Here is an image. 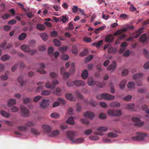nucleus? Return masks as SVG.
<instances>
[{
  "mask_svg": "<svg viewBox=\"0 0 149 149\" xmlns=\"http://www.w3.org/2000/svg\"><path fill=\"white\" fill-rule=\"evenodd\" d=\"M132 96L130 95H128L124 97L123 98L124 100L127 101H129L131 99Z\"/></svg>",
  "mask_w": 149,
  "mask_h": 149,
  "instance_id": "57",
  "label": "nucleus"
},
{
  "mask_svg": "<svg viewBox=\"0 0 149 149\" xmlns=\"http://www.w3.org/2000/svg\"><path fill=\"white\" fill-rule=\"evenodd\" d=\"M132 120L134 122H135L136 123H135L134 125L137 126L139 127H140L143 125L144 123L143 122H140V119L137 117H133L132 118Z\"/></svg>",
  "mask_w": 149,
  "mask_h": 149,
  "instance_id": "6",
  "label": "nucleus"
},
{
  "mask_svg": "<svg viewBox=\"0 0 149 149\" xmlns=\"http://www.w3.org/2000/svg\"><path fill=\"white\" fill-rule=\"evenodd\" d=\"M59 134V132L58 130H56L53 131L51 134L50 136L54 137L58 135Z\"/></svg>",
  "mask_w": 149,
  "mask_h": 149,
  "instance_id": "35",
  "label": "nucleus"
},
{
  "mask_svg": "<svg viewBox=\"0 0 149 149\" xmlns=\"http://www.w3.org/2000/svg\"><path fill=\"white\" fill-rule=\"evenodd\" d=\"M45 86L46 88L51 89H53L55 88V86L52 85L49 82H47L46 83Z\"/></svg>",
  "mask_w": 149,
  "mask_h": 149,
  "instance_id": "29",
  "label": "nucleus"
},
{
  "mask_svg": "<svg viewBox=\"0 0 149 149\" xmlns=\"http://www.w3.org/2000/svg\"><path fill=\"white\" fill-rule=\"evenodd\" d=\"M42 128L44 132L46 133H49L51 131V128L47 125H43L42 126Z\"/></svg>",
  "mask_w": 149,
  "mask_h": 149,
  "instance_id": "11",
  "label": "nucleus"
},
{
  "mask_svg": "<svg viewBox=\"0 0 149 149\" xmlns=\"http://www.w3.org/2000/svg\"><path fill=\"white\" fill-rule=\"evenodd\" d=\"M41 98V96L40 95H38L36 96L33 99V101L35 102H37Z\"/></svg>",
  "mask_w": 149,
  "mask_h": 149,
  "instance_id": "61",
  "label": "nucleus"
},
{
  "mask_svg": "<svg viewBox=\"0 0 149 149\" xmlns=\"http://www.w3.org/2000/svg\"><path fill=\"white\" fill-rule=\"evenodd\" d=\"M133 26L127 25L126 27L122 29L118 30L116 31L114 34V36H118L122 34L123 32L126 31L128 29H132L134 28Z\"/></svg>",
  "mask_w": 149,
  "mask_h": 149,
  "instance_id": "4",
  "label": "nucleus"
},
{
  "mask_svg": "<svg viewBox=\"0 0 149 149\" xmlns=\"http://www.w3.org/2000/svg\"><path fill=\"white\" fill-rule=\"evenodd\" d=\"M103 42V40H101L97 42L93 43L92 44V45L95 46L96 47H99L102 45Z\"/></svg>",
  "mask_w": 149,
  "mask_h": 149,
  "instance_id": "33",
  "label": "nucleus"
},
{
  "mask_svg": "<svg viewBox=\"0 0 149 149\" xmlns=\"http://www.w3.org/2000/svg\"><path fill=\"white\" fill-rule=\"evenodd\" d=\"M84 116L85 117L92 119L94 117V114L93 112H86L84 114Z\"/></svg>",
  "mask_w": 149,
  "mask_h": 149,
  "instance_id": "16",
  "label": "nucleus"
},
{
  "mask_svg": "<svg viewBox=\"0 0 149 149\" xmlns=\"http://www.w3.org/2000/svg\"><path fill=\"white\" fill-rule=\"evenodd\" d=\"M99 118H100L102 119H105L107 118V116L103 113H100L99 115Z\"/></svg>",
  "mask_w": 149,
  "mask_h": 149,
  "instance_id": "51",
  "label": "nucleus"
},
{
  "mask_svg": "<svg viewBox=\"0 0 149 149\" xmlns=\"http://www.w3.org/2000/svg\"><path fill=\"white\" fill-rule=\"evenodd\" d=\"M114 38L113 36L111 34L107 36L105 38V41L108 42H111L114 40Z\"/></svg>",
  "mask_w": 149,
  "mask_h": 149,
  "instance_id": "10",
  "label": "nucleus"
},
{
  "mask_svg": "<svg viewBox=\"0 0 149 149\" xmlns=\"http://www.w3.org/2000/svg\"><path fill=\"white\" fill-rule=\"evenodd\" d=\"M79 10V8L77 6H73V7L72 8V10L74 13H76Z\"/></svg>",
  "mask_w": 149,
  "mask_h": 149,
  "instance_id": "52",
  "label": "nucleus"
},
{
  "mask_svg": "<svg viewBox=\"0 0 149 149\" xmlns=\"http://www.w3.org/2000/svg\"><path fill=\"white\" fill-rule=\"evenodd\" d=\"M10 58V56H9L7 54H5L2 56L1 57V59L2 61H5L8 59Z\"/></svg>",
  "mask_w": 149,
  "mask_h": 149,
  "instance_id": "36",
  "label": "nucleus"
},
{
  "mask_svg": "<svg viewBox=\"0 0 149 149\" xmlns=\"http://www.w3.org/2000/svg\"><path fill=\"white\" fill-rule=\"evenodd\" d=\"M72 51V53L75 54L77 53L78 49L76 46H73Z\"/></svg>",
  "mask_w": 149,
  "mask_h": 149,
  "instance_id": "44",
  "label": "nucleus"
},
{
  "mask_svg": "<svg viewBox=\"0 0 149 149\" xmlns=\"http://www.w3.org/2000/svg\"><path fill=\"white\" fill-rule=\"evenodd\" d=\"M81 122L84 124L88 125L89 124V121L87 119H81Z\"/></svg>",
  "mask_w": 149,
  "mask_h": 149,
  "instance_id": "56",
  "label": "nucleus"
},
{
  "mask_svg": "<svg viewBox=\"0 0 149 149\" xmlns=\"http://www.w3.org/2000/svg\"><path fill=\"white\" fill-rule=\"evenodd\" d=\"M143 76V74H134L133 76V78L134 79H137L141 78Z\"/></svg>",
  "mask_w": 149,
  "mask_h": 149,
  "instance_id": "31",
  "label": "nucleus"
},
{
  "mask_svg": "<svg viewBox=\"0 0 149 149\" xmlns=\"http://www.w3.org/2000/svg\"><path fill=\"white\" fill-rule=\"evenodd\" d=\"M126 80H122L120 84V86L121 88H123L125 86L126 84Z\"/></svg>",
  "mask_w": 149,
  "mask_h": 149,
  "instance_id": "39",
  "label": "nucleus"
},
{
  "mask_svg": "<svg viewBox=\"0 0 149 149\" xmlns=\"http://www.w3.org/2000/svg\"><path fill=\"white\" fill-rule=\"evenodd\" d=\"M26 34L25 33H21L19 36V39L21 40L24 39L26 36Z\"/></svg>",
  "mask_w": 149,
  "mask_h": 149,
  "instance_id": "28",
  "label": "nucleus"
},
{
  "mask_svg": "<svg viewBox=\"0 0 149 149\" xmlns=\"http://www.w3.org/2000/svg\"><path fill=\"white\" fill-rule=\"evenodd\" d=\"M93 83V78L92 77L89 78L88 79V83L90 86L92 85Z\"/></svg>",
  "mask_w": 149,
  "mask_h": 149,
  "instance_id": "50",
  "label": "nucleus"
},
{
  "mask_svg": "<svg viewBox=\"0 0 149 149\" xmlns=\"http://www.w3.org/2000/svg\"><path fill=\"white\" fill-rule=\"evenodd\" d=\"M67 134L68 138L72 141V143H81L84 141L83 139L82 138L74 139V138L77 135L76 132L75 131H68Z\"/></svg>",
  "mask_w": 149,
  "mask_h": 149,
  "instance_id": "1",
  "label": "nucleus"
},
{
  "mask_svg": "<svg viewBox=\"0 0 149 149\" xmlns=\"http://www.w3.org/2000/svg\"><path fill=\"white\" fill-rule=\"evenodd\" d=\"M61 58L63 60H67L69 58V56L66 54H63L61 56Z\"/></svg>",
  "mask_w": 149,
  "mask_h": 149,
  "instance_id": "41",
  "label": "nucleus"
},
{
  "mask_svg": "<svg viewBox=\"0 0 149 149\" xmlns=\"http://www.w3.org/2000/svg\"><path fill=\"white\" fill-rule=\"evenodd\" d=\"M116 63L115 62H113L112 64H111L107 68V70H108L113 71L115 68Z\"/></svg>",
  "mask_w": 149,
  "mask_h": 149,
  "instance_id": "18",
  "label": "nucleus"
},
{
  "mask_svg": "<svg viewBox=\"0 0 149 149\" xmlns=\"http://www.w3.org/2000/svg\"><path fill=\"white\" fill-rule=\"evenodd\" d=\"M25 125L27 127H32L34 126V124L32 122L29 121L27 122Z\"/></svg>",
  "mask_w": 149,
  "mask_h": 149,
  "instance_id": "49",
  "label": "nucleus"
},
{
  "mask_svg": "<svg viewBox=\"0 0 149 149\" xmlns=\"http://www.w3.org/2000/svg\"><path fill=\"white\" fill-rule=\"evenodd\" d=\"M135 86L134 84V82L131 81L129 82L127 85V86L129 88H133Z\"/></svg>",
  "mask_w": 149,
  "mask_h": 149,
  "instance_id": "43",
  "label": "nucleus"
},
{
  "mask_svg": "<svg viewBox=\"0 0 149 149\" xmlns=\"http://www.w3.org/2000/svg\"><path fill=\"white\" fill-rule=\"evenodd\" d=\"M142 110L145 112H149V109L148 108V106L146 104H143L141 106Z\"/></svg>",
  "mask_w": 149,
  "mask_h": 149,
  "instance_id": "34",
  "label": "nucleus"
},
{
  "mask_svg": "<svg viewBox=\"0 0 149 149\" xmlns=\"http://www.w3.org/2000/svg\"><path fill=\"white\" fill-rule=\"evenodd\" d=\"M138 105H135L133 103H130L127 104L126 105L127 109L135 111L136 109H139Z\"/></svg>",
  "mask_w": 149,
  "mask_h": 149,
  "instance_id": "7",
  "label": "nucleus"
},
{
  "mask_svg": "<svg viewBox=\"0 0 149 149\" xmlns=\"http://www.w3.org/2000/svg\"><path fill=\"white\" fill-rule=\"evenodd\" d=\"M109 105L112 107H119L120 106V104L119 102L114 101L111 102Z\"/></svg>",
  "mask_w": 149,
  "mask_h": 149,
  "instance_id": "15",
  "label": "nucleus"
},
{
  "mask_svg": "<svg viewBox=\"0 0 149 149\" xmlns=\"http://www.w3.org/2000/svg\"><path fill=\"white\" fill-rule=\"evenodd\" d=\"M108 114L111 116H120L122 114V112H108Z\"/></svg>",
  "mask_w": 149,
  "mask_h": 149,
  "instance_id": "24",
  "label": "nucleus"
},
{
  "mask_svg": "<svg viewBox=\"0 0 149 149\" xmlns=\"http://www.w3.org/2000/svg\"><path fill=\"white\" fill-rule=\"evenodd\" d=\"M127 17V15L126 14H121L120 16V17L123 19H126Z\"/></svg>",
  "mask_w": 149,
  "mask_h": 149,
  "instance_id": "62",
  "label": "nucleus"
},
{
  "mask_svg": "<svg viewBox=\"0 0 149 149\" xmlns=\"http://www.w3.org/2000/svg\"><path fill=\"white\" fill-rule=\"evenodd\" d=\"M51 117L53 118H58L59 117V114L56 112H54L51 114Z\"/></svg>",
  "mask_w": 149,
  "mask_h": 149,
  "instance_id": "40",
  "label": "nucleus"
},
{
  "mask_svg": "<svg viewBox=\"0 0 149 149\" xmlns=\"http://www.w3.org/2000/svg\"><path fill=\"white\" fill-rule=\"evenodd\" d=\"M37 28L40 30H43L45 29V27L44 25L40 24H38L36 25Z\"/></svg>",
  "mask_w": 149,
  "mask_h": 149,
  "instance_id": "26",
  "label": "nucleus"
},
{
  "mask_svg": "<svg viewBox=\"0 0 149 149\" xmlns=\"http://www.w3.org/2000/svg\"><path fill=\"white\" fill-rule=\"evenodd\" d=\"M18 81L20 83L21 86H23L25 83V82L23 80V77L22 76H19L18 78Z\"/></svg>",
  "mask_w": 149,
  "mask_h": 149,
  "instance_id": "32",
  "label": "nucleus"
},
{
  "mask_svg": "<svg viewBox=\"0 0 149 149\" xmlns=\"http://www.w3.org/2000/svg\"><path fill=\"white\" fill-rule=\"evenodd\" d=\"M68 17H66L65 16H62V18L61 20L63 23H65L67 21H68Z\"/></svg>",
  "mask_w": 149,
  "mask_h": 149,
  "instance_id": "48",
  "label": "nucleus"
},
{
  "mask_svg": "<svg viewBox=\"0 0 149 149\" xmlns=\"http://www.w3.org/2000/svg\"><path fill=\"white\" fill-rule=\"evenodd\" d=\"M18 129L19 130L21 131H24L26 130L27 129V127L26 126H19L18 127Z\"/></svg>",
  "mask_w": 149,
  "mask_h": 149,
  "instance_id": "45",
  "label": "nucleus"
},
{
  "mask_svg": "<svg viewBox=\"0 0 149 149\" xmlns=\"http://www.w3.org/2000/svg\"><path fill=\"white\" fill-rule=\"evenodd\" d=\"M66 123L71 125H74V122L73 118L72 116L69 117L66 121Z\"/></svg>",
  "mask_w": 149,
  "mask_h": 149,
  "instance_id": "21",
  "label": "nucleus"
},
{
  "mask_svg": "<svg viewBox=\"0 0 149 149\" xmlns=\"http://www.w3.org/2000/svg\"><path fill=\"white\" fill-rule=\"evenodd\" d=\"M10 15L9 14L6 13L5 15H2L1 16V17L3 19H7L8 17H10Z\"/></svg>",
  "mask_w": 149,
  "mask_h": 149,
  "instance_id": "64",
  "label": "nucleus"
},
{
  "mask_svg": "<svg viewBox=\"0 0 149 149\" xmlns=\"http://www.w3.org/2000/svg\"><path fill=\"white\" fill-rule=\"evenodd\" d=\"M49 101L48 100L44 99L40 103V106L41 108H45L48 107L49 105Z\"/></svg>",
  "mask_w": 149,
  "mask_h": 149,
  "instance_id": "8",
  "label": "nucleus"
},
{
  "mask_svg": "<svg viewBox=\"0 0 149 149\" xmlns=\"http://www.w3.org/2000/svg\"><path fill=\"white\" fill-rule=\"evenodd\" d=\"M61 74L65 78H68L69 76L70 75L69 72H65V68L63 67H62L61 68Z\"/></svg>",
  "mask_w": 149,
  "mask_h": 149,
  "instance_id": "12",
  "label": "nucleus"
},
{
  "mask_svg": "<svg viewBox=\"0 0 149 149\" xmlns=\"http://www.w3.org/2000/svg\"><path fill=\"white\" fill-rule=\"evenodd\" d=\"M97 130L100 132H105L108 130V128L107 127L103 126L98 128Z\"/></svg>",
  "mask_w": 149,
  "mask_h": 149,
  "instance_id": "38",
  "label": "nucleus"
},
{
  "mask_svg": "<svg viewBox=\"0 0 149 149\" xmlns=\"http://www.w3.org/2000/svg\"><path fill=\"white\" fill-rule=\"evenodd\" d=\"M136 134L138 136L133 137L132 139L134 140L141 141L143 140L145 136L147 135V134L144 133H140L138 132L136 133Z\"/></svg>",
  "mask_w": 149,
  "mask_h": 149,
  "instance_id": "5",
  "label": "nucleus"
},
{
  "mask_svg": "<svg viewBox=\"0 0 149 149\" xmlns=\"http://www.w3.org/2000/svg\"><path fill=\"white\" fill-rule=\"evenodd\" d=\"M66 97L67 99L71 101H75V99L73 97L72 94L70 93H68L66 95Z\"/></svg>",
  "mask_w": 149,
  "mask_h": 149,
  "instance_id": "22",
  "label": "nucleus"
},
{
  "mask_svg": "<svg viewBox=\"0 0 149 149\" xmlns=\"http://www.w3.org/2000/svg\"><path fill=\"white\" fill-rule=\"evenodd\" d=\"M61 89L60 88H58L56 89V91L54 92V93L57 95H59L60 93L61 92Z\"/></svg>",
  "mask_w": 149,
  "mask_h": 149,
  "instance_id": "58",
  "label": "nucleus"
},
{
  "mask_svg": "<svg viewBox=\"0 0 149 149\" xmlns=\"http://www.w3.org/2000/svg\"><path fill=\"white\" fill-rule=\"evenodd\" d=\"M144 27H141L138 31H136L133 33V36H130L126 40L127 41L132 40L133 38H137L140 36V34L143 33V31L144 29Z\"/></svg>",
  "mask_w": 149,
  "mask_h": 149,
  "instance_id": "3",
  "label": "nucleus"
},
{
  "mask_svg": "<svg viewBox=\"0 0 149 149\" xmlns=\"http://www.w3.org/2000/svg\"><path fill=\"white\" fill-rule=\"evenodd\" d=\"M40 66L42 69L41 70H38L37 71L40 74H45V71L43 69V68H45V65L43 63H40Z\"/></svg>",
  "mask_w": 149,
  "mask_h": 149,
  "instance_id": "19",
  "label": "nucleus"
},
{
  "mask_svg": "<svg viewBox=\"0 0 149 149\" xmlns=\"http://www.w3.org/2000/svg\"><path fill=\"white\" fill-rule=\"evenodd\" d=\"M5 124L7 125L8 126H12L13 125V122H10L8 120L5 121H4Z\"/></svg>",
  "mask_w": 149,
  "mask_h": 149,
  "instance_id": "47",
  "label": "nucleus"
},
{
  "mask_svg": "<svg viewBox=\"0 0 149 149\" xmlns=\"http://www.w3.org/2000/svg\"><path fill=\"white\" fill-rule=\"evenodd\" d=\"M105 82H103L102 83H97L96 84V85L98 87L102 88L105 85Z\"/></svg>",
  "mask_w": 149,
  "mask_h": 149,
  "instance_id": "60",
  "label": "nucleus"
},
{
  "mask_svg": "<svg viewBox=\"0 0 149 149\" xmlns=\"http://www.w3.org/2000/svg\"><path fill=\"white\" fill-rule=\"evenodd\" d=\"M1 115L3 116L8 118L10 116V114L8 113V112H1Z\"/></svg>",
  "mask_w": 149,
  "mask_h": 149,
  "instance_id": "53",
  "label": "nucleus"
},
{
  "mask_svg": "<svg viewBox=\"0 0 149 149\" xmlns=\"http://www.w3.org/2000/svg\"><path fill=\"white\" fill-rule=\"evenodd\" d=\"M21 49L25 52H28L29 51V45H23L21 47Z\"/></svg>",
  "mask_w": 149,
  "mask_h": 149,
  "instance_id": "14",
  "label": "nucleus"
},
{
  "mask_svg": "<svg viewBox=\"0 0 149 149\" xmlns=\"http://www.w3.org/2000/svg\"><path fill=\"white\" fill-rule=\"evenodd\" d=\"M130 10L132 11H134L136 10V8L134 6L133 4H131Z\"/></svg>",
  "mask_w": 149,
  "mask_h": 149,
  "instance_id": "55",
  "label": "nucleus"
},
{
  "mask_svg": "<svg viewBox=\"0 0 149 149\" xmlns=\"http://www.w3.org/2000/svg\"><path fill=\"white\" fill-rule=\"evenodd\" d=\"M51 93V91H50L45 90L42 92L41 94L42 95H49Z\"/></svg>",
  "mask_w": 149,
  "mask_h": 149,
  "instance_id": "30",
  "label": "nucleus"
},
{
  "mask_svg": "<svg viewBox=\"0 0 149 149\" xmlns=\"http://www.w3.org/2000/svg\"><path fill=\"white\" fill-rule=\"evenodd\" d=\"M97 98L98 100L104 99L109 100H112L114 99L115 97L112 95L108 93H103L101 95H98Z\"/></svg>",
  "mask_w": 149,
  "mask_h": 149,
  "instance_id": "2",
  "label": "nucleus"
},
{
  "mask_svg": "<svg viewBox=\"0 0 149 149\" xmlns=\"http://www.w3.org/2000/svg\"><path fill=\"white\" fill-rule=\"evenodd\" d=\"M147 39V36L146 33H144L139 38L140 41L142 42H144Z\"/></svg>",
  "mask_w": 149,
  "mask_h": 149,
  "instance_id": "17",
  "label": "nucleus"
},
{
  "mask_svg": "<svg viewBox=\"0 0 149 149\" xmlns=\"http://www.w3.org/2000/svg\"><path fill=\"white\" fill-rule=\"evenodd\" d=\"M58 100L59 103H60L62 104H65V100L62 98H58Z\"/></svg>",
  "mask_w": 149,
  "mask_h": 149,
  "instance_id": "59",
  "label": "nucleus"
},
{
  "mask_svg": "<svg viewBox=\"0 0 149 149\" xmlns=\"http://www.w3.org/2000/svg\"><path fill=\"white\" fill-rule=\"evenodd\" d=\"M40 36L42 39L45 41H46L48 38V36L45 33H43L40 34Z\"/></svg>",
  "mask_w": 149,
  "mask_h": 149,
  "instance_id": "25",
  "label": "nucleus"
},
{
  "mask_svg": "<svg viewBox=\"0 0 149 149\" xmlns=\"http://www.w3.org/2000/svg\"><path fill=\"white\" fill-rule=\"evenodd\" d=\"M54 52V49L52 47H49L48 49V54L50 55H52Z\"/></svg>",
  "mask_w": 149,
  "mask_h": 149,
  "instance_id": "46",
  "label": "nucleus"
},
{
  "mask_svg": "<svg viewBox=\"0 0 149 149\" xmlns=\"http://www.w3.org/2000/svg\"><path fill=\"white\" fill-rule=\"evenodd\" d=\"M88 53V50L87 49L84 50L81 53V55L82 56H84L86 55Z\"/></svg>",
  "mask_w": 149,
  "mask_h": 149,
  "instance_id": "54",
  "label": "nucleus"
},
{
  "mask_svg": "<svg viewBox=\"0 0 149 149\" xmlns=\"http://www.w3.org/2000/svg\"><path fill=\"white\" fill-rule=\"evenodd\" d=\"M67 85L69 87L72 86L74 84V81L73 82H71L70 81H68L67 82Z\"/></svg>",
  "mask_w": 149,
  "mask_h": 149,
  "instance_id": "63",
  "label": "nucleus"
},
{
  "mask_svg": "<svg viewBox=\"0 0 149 149\" xmlns=\"http://www.w3.org/2000/svg\"><path fill=\"white\" fill-rule=\"evenodd\" d=\"M68 49V47L67 46L64 47H61L58 48V50L61 52H63L66 51Z\"/></svg>",
  "mask_w": 149,
  "mask_h": 149,
  "instance_id": "42",
  "label": "nucleus"
},
{
  "mask_svg": "<svg viewBox=\"0 0 149 149\" xmlns=\"http://www.w3.org/2000/svg\"><path fill=\"white\" fill-rule=\"evenodd\" d=\"M54 42L55 46H59L61 45V42L57 39H55L54 40Z\"/></svg>",
  "mask_w": 149,
  "mask_h": 149,
  "instance_id": "37",
  "label": "nucleus"
},
{
  "mask_svg": "<svg viewBox=\"0 0 149 149\" xmlns=\"http://www.w3.org/2000/svg\"><path fill=\"white\" fill-rule=\"evenodd\" d=\"M31 131L32 133L35 135H39L40 134V132L34 128H31Z\"/></svg>",
  "mask_w": 149,
  "mask_h": 149,
  "instance_id": "27",
  "label": "nucleus"
},
{
  "mask_svg": "<svg viewBox=\"0 0 149 149\" xmlns=\"http://www.w3.org/2000/svg\"><path fill=\"white\" fill-rule=\"evenodd\" d=\"M88 76V71L86 70H84L82 72L81 74V77L84 79H85L87 78Z\"/></svg>",
  "mask_w": 149,
  "mask_h": 149,
  "instance_id": "23",
  "label": "nucleus"
},
{
  "mask_svg": "<svg viewBox=\"0 0 149 149\" xmlns=\"http://www.w3.org/2000/svg\"><path fill=\"white\" fill-rule=\"evenodd\" d=\"M74 84L77 86H83L85 85V83L82 81L75 80L74 81Z\"/></svg>",
  "mask_w": 149,
  "mask_h": 149,
  "instance_id": "9",
  "label": "nucleus"
},
{
  "mask_svg": "<svg viewBox=\"0 0 149 149\" xmlns=\"http://www.w3.org/2000/svg\"><path fill=\"white\" fill-rule=\"evenodd\" d=\"M86 105H88L89 104L92 106H95L97 104V102L92 100H91L89 102H88L87 100H85L84 101Z\"/></svg>",
  "mask_w": 149,
  "mask_h": 149,
  "instance_id": "13",
  "label": "nucleus"
},
{
  "mask_svg": "<svg viewBox=\"0 0 149 149\" xmlns=\"http://www.w3.org/2000/svg\"><path fill=\"white\" fill-rule=\"evenodd\" d=\"M16 103V101L15 99H11L9 100L8 105L9 107L11 106L14 105Z\"/></svg>",
  "mask_w": 149,
  "mask_h": 149,
  "instance_id": "20",
  "label": "nucleus"
}]
</instances>
